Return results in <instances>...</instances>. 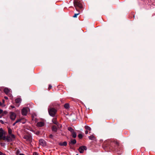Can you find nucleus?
<instances>
[{"label":"nucleus","instance_id":"obj_29","mask_svg":"<svg viewBox=\"0 0 155 155\" xmlns=\"http://www.w3.org/2000/svg\"><path fill=\"white\" fill-rule=\"evenodd\" d=\"M52 86L51 84L49 85L48 87V91H50V89L52 88Z\"/></svg>","mask_w":155,"mask_h":155},{"label":"nucleus","instance_id":"obj_17","mask_svg":"<svg viewBox=\"0 0 155 155\" xmlns=\"http://www.w3.org/2000/svg\"><path fill=\"white\" fill-rule=\"evenodd\" d=\"M72 137L74 138H75L77 137V134L76 132L74 131L73 133H71Z\"/></svg>","mask_w":155,"mask_h":155},{"label":"nucleus","instance_id":"obj_37","mask_svg":"<svg viewBox=\"0 0 155 155\" xmlns=\"http://www.w3.org/2000/svg\"><path fill=\"white\" fill-rule=\"evenodd\" d=\"M0 106H4V105H3V104L0 102Z\"/></svg>","mask_w":155,"mask_h":155},{"label":"nucleus","instance_id":"obj_20","mask_svg":"<svg viewBox=\"0 0 155 155\" xmlns=\"http://www.w3.org/2000/svg\"><path fill=\"white\" fill-rule=\"evenodd\" d=\"M21 99L19 98H17L15 100V102L16 103H20L21 102Z\"/></svg>","mask_w":155,"mask_h":155},{"label":"nucleus","instance_id":"obj_45","mask_svg":"<svg viewBox=\"0 0 155 155\" xmlns=\"http://www.w3.org/2000/svg\"><path fill=\"white\" fill-rule=\"evenodd\" d=\"M4 98H5V99H8V97H6V96Z\"/></svg>","mask_w":155,"mask_h":155},{"label":"nucleus","instance_id":"obj_36","mask_svg":"<svg viewBox=\"0 0 155 155\" xmlns=\"http://www.w3.org/2000/svg\"><path fill=\"white\" fill-rule=\"evenodd\" d=\"M33 155H38V154L37 152H35L33 153Z\"/></svg>","mask_w":155,"mask_h":155},{"label":"nucleus","instance_id":"obj_40","mask_svg":"<svg viewBox=\"0 0 155 155\" xmlns=\"http://www.w3.org/2000/svg\"><path fill=\"white\" fill-rule=\"evenodd\" d=\"M88 133V131L87 130H86L85 131V134H87Z\"/></svg>","mask_w":155,"mask_h":155},{"label":"nucleus","instance_id":"obj_1","mask_svg":"<svg viewBox=\"0 0 155 155\" xmlns=\"http://www.w3.org/2000/svg\"><path fill=\"white\" fill-rule=\"evenodd\" d=\"M116 143L115 142H110L109 145L107 142H105L103 145V146L105 147V148H109L112 150L114 151L116 149L115 147Z\"/></svg>","mask_w":155,"mask_h":155},{"label":"nucleus","instance_id":"obj_41","mask_svg":"<svg viewBox=\"0 0 155 155\" xmlns=\"http://www.w3.org/2000/svg\"><path fill=\"white\" fill-rule=\"evenodd\" d=\"M0 131L1 132H2V131H3V129L2 128H0Z\"/></svg>","mask_w":155,"mask_h":155},{"label":"nucleus","instance_id":"obj_33","mask_svg":"<svg viewBox=\"0 0 155 155\" xmlns=\"http://www.w3.org/2000/svg\"><path fill=\"white\" fill-rule=\"evenodd\" d=\"M117 148H118V146H120L119 143L118 141L117 140Z\"/></svg>","mask_w":155,"mask_h":155},{"label":"nucleus","instance_id":"obj_16","mask_svg":"<svg viewBox=\"0 0 155 155\" xmlns=\"http://www.w3.org/2000/svg\"><path fill=\"white\" fill-rule=\"evenodd\" d=\"M52 122L55 124L56 125H58V123L57 121L56 118H54L52 120Z\"/></svg>","mask_w":155,"mask_h":155},{"label":"nucleus","instance_id":"obj_11","mask_svg":"<svg viewBox=\"0 0 155 155\" xmlns=\"http://www.w3.org/2000/svg\"><path fill=\"white\" fill-rule=\"evenodd\" d=\"M24 120V118H21L20 119H18L16 121V123H18L19 122L22 123V124H25V121H24V122H22V120Z\"/></svg>","mask_w":155,"mask_h":155},{"label":"nucleus","instance_id":"obj_39","mask_svg":"<svg viewBox=\"0 0 155 155\" xmlns=\"http://www.w3.org/2000/svg\"><path fill=\"white\" fill-rule=\"evenodd\" d=\"M5 144L4 143H1V145L2 146H4Z\"/></svg>","mask_w":155,"mask_h":155},{"label":"nucleus","instance_id":"obj_47","mask_svg":"<svg viewBox=\"0 0 155 155\" xmlns=\"http://www.w3.org/2000/svg\"><path fill=\"white\" fill-rule=\"evenodd\" d=\"M19 155H25L24 154H20Z\"/></svg>","mask_w":155,"mask_h":155},{"label":"nucleus","instance_id":"obj_31","mask_svg":"<svg viewBox=\"0 0 155 155\" xmlns=\"http://www.w3.org/2000/svg\"><path fill=\"white\" fill-rule=\"evenodd\" d=\"M20 153V151L18 150H17L16 152V154L17 155H18Z\"/></svg>","mask_w":155,"mask_h":155},{"label":"nucleus","instance_id":"obj_18","mask_svg":"<svg viewBox=\"0 0 155 155\" xmlns=\"http://www.w3.org/2000/svg\"><path fill=\"white\" fill-rule=\"evenodd\" d=\"M88 138L90 140H94L95 139V137L94 136L92 135L89 136L88 137Z\"/></svg>","mask_w":155,"mask_h":155},{"label":"nucleus","instance_id":"obj_42","mask_svg":"<svg viewBox=\"0 0 155 155\" xmlns=\"http://www.w3.org/2000/svg\"><path fill=\"white\" fill-rule=\"evenodd\" d=\"M16 123H16V121L13 124V126H15Z\"/></svg>","mask_w":155,"mask_h":155},{"label":"nucleus","instance_id":"obj_9","mask_svg":"<svg viewBox=\"0 0 155 155\" xmlns=\"http://www.w3.org/2000/svg\"><path fill=\"white\" fill-rule=\"evenodd\" d=\"M39 143L42 146H45L46 145L45 141L42 139H41L39 140Z\"/></svg>","mask_w":155,"mask_h":155},{"label":"nucleus","instance_id":"obj_32","mask_svg":"<svg viewBox=\"0 0 155 155\" xmlns=\"http://www.w3.org/2000/svg\"><path fill=\"white\" fill-rule=\"evenodd\" d=\"M49 137V138L53 139V135L51 134L50 135Z\"/></svg>","mask_w":155,"mask_h":155},{"label":"nucleus","instance_id":"obj_28","mask_svg":"<svg viewBox=\"0 0 155 155\" xmlns=\"http://www.w3.org/2000/svg\"><path fill=\"white\" fill-rule=\"evenodd\" d=\"M80 14L79 12L78 13L74 14V15L73 16L74 18H76L77 17V16L79 15Z\"/></svg>","mask_w":155,"mask_h":155},{"label":"nucleus","instance_id":"obj_38","mask_svg":"<svg viewBox=\"0 0 155 155\" xmlns=\"http://www.w3.org/2000/svg\"><path fill=\"white\" fill-rule=\"evenodd\" d=\"M0 122H1V123L2 124H4V123L3 121L2 120H0Z\"/></svg>","mask_w":155,"mask_h":155},{"label":"nucleus","instance_id":"obj_14","mask_svg":"<svg viewBox=\"0 0 155 155\" xmlns=\"http://www.w3.org/2000/svg\"><path fill=\"white\" fill-rule=\"evenodd\" d=\"M52 130L53 131L56 132L57 131V128L54 125L52 127Z\"/></svg>","mask_w":155,"mask_h":155},{"label":"nucleus","instance_id":"obj_46","mask_svg":"<svg viewBox=\"0 0 155 155\" xmlns=\"http://www.w3.org/2000/svg\"><path fill=\"white\" fill-rule=\"evenodd\" d=\"M2 101H3V103L4 104L5 102V100H3Z\"/></svg>","mask_w":155,"mask_h":155},{"label":"nucleus","instance_id":"obj_25","mask_svg":"<svg viewBox=\"0 0 155 155\" xmlns=\"http://www.w3.org/2000/svg\"><path fill=\"white\" fill-rule=\"evenodd\" d=\"M83 135L81 134H79L78 135V137L79 139H82L83 138Z\"/></svg>","mask_w":155,"mask_h":155},{"label":"nucleus","instance_id":"obj_3","mask_svg":"<svg viewBox=\"0 0 155 155\" xmlns=\"http://www.w3.org/2000/svg\"><path fill=\"white\" fill-rule=\"evenodd\" d=\"M57 111V110L54 108H51L48 109V112L49 115L53 117L55 116Z\"/></svg>","mask_w":155,"mask_h":155},{"label":"nucleus","instance_id":"obj_22","mask_svg":"<svg viewBox=\"0 0 155 155\" xmlns=\"http://www.w3.org/2000/svg\"><path fill=\"white\" fill-rule=\"evenodd\" d=\"M9 136L10 137L11 139L12 140V141L15 138V135L13 134H10Z\"/></svg>","mask_w":155,"mask_h":155},{"label":"nucleus","instance_id":"obj_2","mask_svg":"<svg viewBox=\"0 0 155 155\" xmlns=\"http://www.w3.org/2000/svg\"><path fill=\"white\" fill-rule=\"evenodd\" d=\"M80 1L79 0H74V5L76 8V10L79 12L78 9H77V8L81 9L82 8V5L80 3Z\"/></svg>","mask_w":155,"mask_h":155},{"label":"nucleus","instance_id":"obj_23","mask_svg":"<svg viewBox=\"0 0 155 155\" xmlns=\"http://www.w3.org/2000/svg\"><path fill=\"white\" fill-rule=\"evenodd\" d=\"M84 128L87 130H88L89 131H91V128L90 127L88 126H85L84 127Z\"/></svg>","mask_w":155,"mask_h":155},{"label":"nucleus","instance_id":"obj_6","mask_svg":"<svg viewBox=\"0 0 155 155\" xmlns=\"http://www.w3.org/2000/svg\"><path fill=\"white\" fill-rule=\"evenodd\" d=\"M10 119L12 120H14L16 116V114L13 112H10Z\"/></svg>","mask_w":155,"mask_h":155},{"label":"nucleus","instance_id":"obj_8","mask_svg":"<svg viewBox=\"0 0 155 155\" xmlns=\"http://www.w3.org/2000/svg\"><path fill=\"white\" fill-rule=\"evenodd\" d=\"M27 114V110L26 108H23L21 110V114L22 115L26 116Z\"/></svg>","mask_w":155,"mask_h":155},{"label":"nucleus","instance_id":"obj_4","mask_svg":"<svg viewBox=\"0 0 155 155\" xmlns=\"http://www.w3.org/2000/svg\"><path fill=\"white\" fill-rule=\"evenodd\" d=\"M87 149V148L86 146H82L79 148L78 150L80 153H82L84 152V150H86Z\"/></svg>","mask_w":155,"mask_h":155},{"label":"nucleus","instance_id":"obj_21","mask_svg":"<svg viewBox=\"0 0 155 155\" xmlns=\"http://www.w3.org/2000/svg\"><path fill=\"white\" fill-rule=\"evenodd\" d=\"M64 107L66 109H68L69 107V105L68 103H66L64 104Z\"/></svg>","mask_w":155,"mask_h":155},{"label":"nucleus","instance_id":"obj_44","mask_svg":"<svg viewBox=\"0 0 155 155\" xmlns=\"http://www.w3.org/2000/svg\"><path fill=\"white\" fill-rule=\"evenodd\" d=\"M3 116L2 114H0V118H2Z\"/></svg>","mask_w":155,"mask_h":155},{"label":"nucleus","instance_id":"obj_49","mask_svg":"<svg viewBox=\"0 0 155 155\" xmlns=\"http://www.w3.org/2000/svg\"><path fill=\"white\" fill-rule=\"evenodd\" d=\"M77 155H78V154H77Z\"/></svg>","mask_w":155,"mask_h":155},{"label":"nucleus","instance_id":"obj_15","mask_svg":"<svg viewBox=\"0 0 155 155\" xmlns=\"http://www.w3.org/2000/svg\"><path fill=\"white\" fill-rule=\"evenodd\" d=\"M67 143L66 141L64 142L63 143H60L59 145L61 146H66L67 145Z\"/></svg>","mask_w":155,"mask_h":155},{"label":"nucleus","instance_id":"obj_5","mask_svg":"<svg viewBox=\"0 0 155 155\" xmlns=\"http://www.w3.org/2000/svg\"><path fill=\"white\" fill-rule=\"evenodd\" d=\"M23 138L29 142H31L32 141V137L31 135H28L24 136Z\"/></svg>","mask_w":155,"mask_h":155},{"label":"nucleus","instance_id":"obj_30","mask_svg":"<svg viewBox=\"0 0 155 155\" xmlns=\"http://www.w3.org/2000/svg\"><path fill=\"white\" fill-rule=\"evenodd\" d=\"M7 113V112L6 111H3V113H2V115L3 116L4 114H6Z\"/></svg>","mask_w":155,"mask_h":155},{"label":"nucleus","instance_id":"obj_43","mask_svg":"<svg viewBox=\"0 0 155 155\" xmlns=\"http://www.w3.org/2000/svg\"><path fill=\"white\" fill-rule=\"evenodd\" d=\"M10 107H11L12 108H15V107H14V106H12V105H11V106H10Z\"/></svg>","mask_w":155,"mask_h":155},{"label":"nucleus","instance_id":"obj_34","mask_svg":"<svg viewBox=\"0 0 155 155\" xmlns=\"http://www.w3.org/2000/svg\"><path fill=\"white\" fill-rule=\"evenodd\" d=\"M0 155H6L4 153L0 151Z\"/></svg>","mask_w":155,"mask_h":155},{"label":"nucleus","instance_id":"obj_10","mask_svg":"<svg viewBox=\"0 0 155 155\" xmlns=\"http://www.w3.org/2000/svg\"><path fill=\"white\" fill-rule=\"evenodd\" d=\"M44 125V123L42 122H38L37 124V126L38 127H41Z\"/></svg>","mask_w":155,"mask_h":155},{"label":"nucleus","instance_id":"obj_19","mask_svg":"<svg viewBox=\"0 0 155 155\" xmlns=\"http://www.w3.org/2000/svg\"><path fill=\"white\" fill-rule=\"evenodd\" d=\"M7 141L8 142L12 141V140L11 139L10 137L9 136H7Z\"/></svg>","mask_w":155,"mask_h":155},{"label":"nucleus","instance_id":"obj_26","mask_svg":"<svg viewBox=\"0 0 155 155\" xmlns=\"http://www.w3.org/2000/svg\"><path fill=\"white\" fill-rule=\"evenodd\" d=\"M12 130L10 128H8V133L9 134H12Z\"/></svg>","mask_w":155,"mask_h":155},{"label":"nucleus","instance_id":"obj_48","mask_svg":"<svg viewBox=\"0 0 155 155\" xmlns=\"http://www.w3.org/2000/svg\"><path fill=\"white\" fill-rule=\"evenodd\" d=\"M24 121H25V120H24H24H22V122H24Z\"/></svg>","mask_w":155,"mask_h":155},{"label":"nucleus","instance_id":"obj_27","mask_svg":"<svg viewBox=\"0 0 155 155\" xmlns=\"http://www.w3.org/2000/svg\"><path fill=\"white\" fill-rule=\"evenodd\" d=\"M3 140H6L7 141V137L5 136H4L2 137V139Z\"/></svg>","mask_w":155,"mask_h":155},{"label":"nucleus","instance_id":"obj_12","mask_svg":"<svg viewBox=\"0 0 155 155\" xmlns=\"http://www.w3.org/2000/svg\"><path fill=\"white\" fill-rule=\"evenodd\" d=\"M76 140L75 139L71 140L70 142L69 143V144H74L76 143Z\"/></svg>","mask_w":155,"mask_h":155},{"label":"nucleus","instance_id":"obj_7","mask_svg":"<svg viewBox=\"0 0 155 155\" xmlns=\"http://www.w3.org/2000/svg\"><path fill=\"white\" fill-rule=\"evenodd\" d=\"M4 92L8 95V96H11V94L10 93V89L8 88H5L4 90Z\"/></svg>","mask_w":155,"mask_h":155},{"label":"nucleus","instance_id":"obj_35","mask_svg":"<svg viewBox=\"0 0 155 155\" xmlns=\"http://www.w3.org/2000/svg\"><path fill=\"white\" fill-rule=\"evenodd\" d=\"M3 113V110L2 109H0V114H2Z\"/></svg>","mask_w":155,"mask_h":155},{"label":"nucleus","instance_id":"obj_24","mask_svg":"<svg viewBox=\"0 0 155 155\" xmlns=\"http://www.w3.org/2000/svg\"><path fill=\"white\" fill-rule=\"evenodd\" d=\"M3 136V133L2 132H0V140H2V137Z\"/></svg>","mask_w":155,"mask_h":155},{"label":"nucleus","instance_id":"obj_13","mask_svg":"<svg viewBox=\"0 0 155 155\" xmlns=\"http://www.w3.org/2000/svg\"><path fill=\"white\" fill-rule=\"evenodd\" d=\"M68 129L71 132V134L75 131L71 127H68Z\"/></svg>","mask_w":155,"mask_h":155}]
</instances>
